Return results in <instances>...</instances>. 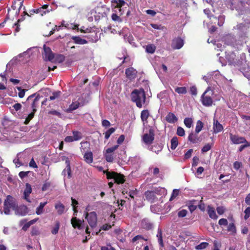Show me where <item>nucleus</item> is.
<instances>
[{"instance_id": "f257e3e1", "label": "nucleus", "mask_w": 250, "mask_h": 250, "mask_svg": "<svg viewBox=\"0 0 250 250\" xmlns=\"http://www.w3.org/2000/svg\"><path fill=\"white\" fill-rule=\"evenodd\" d=\"M131 101L136 106L141 108L146 104V95L143 88L134 89L130 94Z\"/></svg>"}, {"instance_id": "f03ea898", "label": "nucleus", "mask_w": 250, "mask_h": 250, "mask_svg": "<svg viewBox=\"0 0 250 250\" xmlns=\"http://www.w3.org/2000/svg\"><path fill=\"white\" fill-rule=\"evenodd\" d=\"M81 144L80 150L82 153H84V161L88 164H91L93 161V157L92 152L91 151H89V143L85 141L82 142Z\"/></svg>"}, {"instance_id": "7ed1b4c3", "label": "nucleus", "mask_w": 250, "mask_h": 250, "mask_svg": "<svg viewBox=\"0 0 250 250\" xmlns=\"http://www.w3.org/2000/svg\"><path fill=\"white\" fill-rule=\"evenodd\" d=\"M213 91L210 88L208 87L201 96V102L205 106H210L213 104Z\"/></svg>"}, {"instance_id": "20e7f679", "label": "nucleus", "mask_w": 250, "mask_h": 250, "mask_svg": "<svg viewBox=\"0 0 250 250\" xmlns=\"http://www.w3.org/2000/svg\"><path fill=\"white\" fill-rule=\"evenodd\" d=\"M17 204L14 200L13 197L8 195L4 203V212L5 214H9L10 212V209L12 208L15 210L17 207Z\"/></svg>"}, {"instance_id": "39448f33", "label": "nucleus", "mask_w": 250, "mask_h": 250, "mask_svg": "<svg viewBox=\"0 0 250 250\" xmlns=\"http://www.w3.org/2000/svg\"><path fill=\"white\" fill-rule=\"evenodd\" d=\"M106 177L108 179H113L114 182L118 184H122L124 183L125 181L123 175L119 174L115 172H106Z\"/></svg>"}, {"instance_id": "423d86ee", "label": "nucleus", "mask_w": 250, "mask_h": 250, "mask_svg": "<svg viewBox=\"0 0 250 250\" xmlns=\"http://www.w3.org/2000/svg\"><path fill=\"white\" fill-rule=\"evenodd\" d=\"M112 6L115 8H118L119 12H121V14H123L125 9L128 7V4L124 0H113L112 1Z\"/></svg>"}, {"instance_id": "0eeeda50", "label": "nucleus", "mask_w": 250, "mask_h": 250, "mask_svg": "<svg viewBox=\"0 0 250 250\" xmlns=\"http://www.w3.org/2000/svg\"><path fill=\"white\" fill-rule=\"evenodd\" d=\"M85 218L87 220L88 224L92 228L96 227L97 223V214L95 211L90 213H85Z\"/></svg>"}, {"instance_id": "6e6552de", "label": "nucleus", "mask_w": 250, "mask_h": 250, "mask_svg": "<svg viewBox=\"0 0 250 250\" xmlns=\"http://www.w3.org/2000/svg\"><path fill=\"white\" fill-rule=\"evenodd\" d=\"M154 130L152 128L149 129L148 133H145L142 137V141L146 145H151L154 140Z\"/></svg>"}, {"instance_id": "1a4fd4ad", "label": "nucleus", "mask_w": 250, "mask_h": 250, "mask_svg": "<svg viewBox=\"0 0 250 250\" xmlns=\"http://www.w3.org/2000/svg\"><path fill=\"white\" fill-rule=\"evenodd\" d=\"M13 124L11 121L4 119L2 122L0 130L3 134H7L13 129Z\"/></svg>"}, {"instance_id": "9d476101", "label": "nucleus", "mask_w": 250, "mask_h": 250, "mask_svg": "<svg viewBox=\"0 0 250 250\" xmlns=\"http://www.w3.org/2000/svg\"><path fill=\"white\" fill-rule=\"evenodd\" d=\"M40 98L41 97L39 94L36 95V94L35 93L29 96L27 99L28 102H31V107L34 112L36 111V107L38 104Z\"/></svg>"}, {"instance_id": "9b49d317", "label": "nucleus", "mask_w": 250, "mask_h": 250, "mask_svg": "<svg viewBox=\"0 0 250 250\" xmlns=\"http://www.w3.org/2000/svg\"><path fill=\"white\" fill-rule=\"evenodd\" d=\"M43 58L45 61H52L54 59V54L50 47L43 45V52H42Z\"/></svg>"}, {"instance_id": "f8f14e48", "label": "nucleus", "mask_w": 250, "mask_h": 250, "mask_svg": "<svg viewBox=\"0 0 250 250\" xmlns=\"http://www.w3.org/2000/svg\"><path fill=\"white\" fill-rule=\"evenodd\" d=\"M71 223L75 229H82L84 228V221L79 219L76 217H74L71 219Z\"/></svg>"}, {"instance_id": "ddd939ff", "label": "nucleus", "mask_w": 250, "mask_h": 250, "mask_svg": "<svg viewBox=\"0 0 250 250\" xmlns=\"http://www.w3.org/2000/svg\"><path fill=\"white\" fill-rule=\"evenodd\" d=\"M184 40L181 38L178 37L172 40L171 47L173 49H179L184 45Z\"/></svg>"}, {"instance_id": "4468645a", "label": "nucleus", "mask_w": 250, "mask_h": 250, "mask_svg": "<svg viewBox=\"0 0 250 250\" xmlns=\"http://www.w3.org/2000/svg\"><path fill=\"white\" fill-rule=\"evenodd\" d=\"M145 195L146 199L151 203H155L158 200V197L153 190L146 191Z\"/></svg>"}, {"instance_id": "2eb2a0df", "label": "nucleus", "mask_w": 250, "mask_h": 250, "mask_svg": "<svg viewBox=\"0 0 250 250\" xmlns=\"http://www.w3.org/2000/svg\"><path fill=\"white\" fill-rule=\"evenodd\" d=\"M230 140L234 144H243L246 142V139L243 137H239L238 135H233L231 133L229 134Z\"/></svg>"}, {"instance_id": "dca6fc26", "label": "nucleus", "mask_w": 250, "mask_h": 250, "mask_svg": "<svg viewBox=\"0 0 250 250\" xmlns=\"http://www.w3.org/2000/svg\"><path fill=\"white\" fill-rule=\"evenodd\" d=\"M137 74V71L133 67H129L125 69V75L126 77L129 80L134 79Z\"/></svg>"}, {"instance_id": "f3484780", "label": "nucleus", "mask_w": 250, "mask_h": 250, "mask_svg": "<svg viewBox=\"0 0 250 250\" xmlns=\"http://www.w3.org/2000/svg\"><path fill=\"white\" fill-rule=\"evenodd\" d=\"M15 210L16 214L20 216H24L28 213V208L24 205H21L19 207L17 206Z\"/></svg>"}, {"instance_id": "a211bd4d", "label": "nucleus", "mask_w": 250, "mask_h": 250, "mask_svg": "<svg viewBox=\"0 0 250 250\" xmlns=\"http://www.w3.org/2000/svg\"><path fill=\"white\" fill-rule=\"evenodd\" d=\"M158 242L160 245L159 250H163V248L164 247V244L163 240V236H162V230L161 228L160 227L158 228L157 230V234L156 235Z\"/></svg>"}, {"instance_id": "6ab92c4d", "label": "nucleus", "mask_w": 250, "mask_h": 250, "mask_svg": "<svg viewBox=\"0 0 250 250\" xmlns=\"http://www.w3.org/2000/svg\"><path fill=\"white\" fill-rule=\"evenodd\" d=\"M188 140L193 144L199 143L201 141V139L198 137V133L193 132L189 134Z\"/></svg>"}, {"instance_id": "aec40b11", "label": "nucleus", "mask_w": 250, "mask_h": 250, "mask_svg": "<svg viewBox=\"0 0 250 250\" xmlns=\"http://www.w3.org/2000/svg\"><path fill=\"white\" fill-rule=\"evenodd\" d=\"M83 105V104L80 102L79 101L73 102L72 103L69 105V108L67 109V111L71 112L72 111L77 109L80 106Z\"/></svg>"}, {"instance_id": "412c9836", "label": "nucleus", "mask_w": 250, "mask_h": 250, "mask_svg": "<svg viewBox=\"0 0 250 250\" xmlns=\"http://www.w3.org/2000/svg\"><path fill=\"white\" fill-rule=\"evenodd\" d=\"M32 190L31 186L28 183L26 184V188L24 191V199L29 202H30L29 196Z\"/></svg>"}, {"instance_id": "4be33fe9", "label": "nucleus", "mask_w": 250, "mask_h": 250, "mask_svg": "<svg viewBox=\"0 0 250 250\" xmlns=\"http://www.w3.org/2000/svg\"><path fill=\"white\" fill-rule=\"evenodd\" d=\"M153 191L156 195L161 196L160 199L167 194V190L164 188L158 187L154 189Z\"/></svg>"}, {"instance_id": "5701e85b", "label": "nucleus", "mask_w": 250, "mask_h": 250, "mask_svg": "<svg viewBox=\"0 0 250 250\" xmlns=\"http://www.w3.org/2000/svg\"><path fill=\"white\" fill-rule=\"evenodd\" d=\"M65 164L66 165L65 168L63 170L62 173L64 175H66V173L67 174L68 177L70 178L71 176V167H70V161L69 159L67 158L65 160Z\"/></svg>"}, {"instance_id": "b1692460", "label": "nucleus", "mask_w": 250, "mask_h": 250, "mask_svg": "<svg viewBox=\"0 0 250 250\" xmlns=\"http://www.w3.org/2000/svg\"><path fill=\"white\" fill-rule=\"evenodd\" d=\"M128 162L135 166H139L141 163V160L139 156H136L130 157Z\"/></svg>"}, {"instance_id": "393cba45", "label": "nucleus", "mask_w": 250, "mask_h": 250, "mask_svg": "<svg viewBox=\"0 0 250 250\" xmlns=\"http://www.w3.org/2000/svg\"><path fill=\"white\" fill-rule=\"evenodd\" d=\"M235 29H237L240 32H242V35H241L242 37H246V28L245 24L240 23L237 24L235 27Z\"/></svg>"}, {"instance_id": "a878e982", "label": "nucleus", "mask_w": 250, "mask_h": 250, "mask_svg": "<svg viewBox=\"0 0 250 250\" xmlns=\"http://www.w3.org/2000/svg\"><path fill=\"white\" fill-rule=\"evenodd\" d=\"M74 42L78 44H84L87 43V41L83 39H82L79 36H72L71 38Z\"/></svg>"}, {"instance_id": "bb28decb", "label": "nucleus", "mask_w": 250, "mask_h": 250, "mask_svg": "<svg viewBox=\"0 0 250 250\" xmlns=\"http://www.w3.org/2000/svg\"><path fill=\"white\" fill-rule=\"evenodd\" d=\"M213 130L214 132L217 133L221 131L223 129L222 125L220 124L217 120H214L213 123Z\"/></svg>"}, {"instance_id": "cd10ccee", "label": "nucleus", "mask_w": 250, "mask_h": 250, "mask_svg": "<svg viewBox=\"0 0 250 250\" xmlns=\"http://www.w3.org/2000/svg\"><path fill=\"white\" fill-rule=\"evenodd\" d=\"M208 213L211 219H217L218 218L214 208L210 206H208Z\"/></svg>"}, {"instance_id": "c85d7f7f", "label": "nucleus", "mask_w": 250, "mask_h": 250, "mask_svg": "<svg viewBox=\"0 0 250 250\" xmlns=\"http://www.w3.org/2000/svg\"><path fill=\"white\" fill-rule=\"evenodd\" d=\"M166 119L168 123H174L177 121L176 116L172 113L169 112L167 115Z\"/></svg>"}, {"instance_id": "c756f323", "label": "nucleus", "mask_w": 250, "mask_h": 250, "mask_svg": "<svg viewBox=\"0 0 250 250\" xmlns=\"http://www.w3.org/2000/svg\"><path fill=\"white\" fill-rule=\"evenodd\" d=\"M55 209L57 210V213L59 215L62 214L64 211V206L61 203L59 202L55 206Z\"/></svg>"}, {"instance_id": "7c9ffc66", "label": "nucleus", "mask_w": 250, "mask_h": 250, "mask_svg": "<svg viewBox=\"0 0 250 250\" xmlns=\"http://www.w3.org/2000/svg\"><path fill=\"white\" fill-rule=\"evenodd\" d=\"M141 226L146 229H151L153 227V224L147 220L144 219L141 223Z\"/></svg>"}, {"instance_id": "2f4dec72", "label": "nucleus", "mask_w": 250, "mask_h": 250, "mask_svg": "<svg viewBox=\"0 0 250 250\" xmlns=\"http://www.w3.org/2000/svg\"><path fill=\"white\" fill-rule=\"evenodd\" d=\"M47 202H41L39 206L37 208L36 213L38 215L42 214L43 212V208L46 205Z\"/></svg>"}, {"instance_id": "473e14b6", "label": "nucleus", "mask_w": 250, "mask_h": 250, "mask_svg": "<svg viewBox=\"0 0 250 250\" xmlns=\"http://www.w3.org/2000/svg\"><path fill=\"white\" fill-rule=\"evenodd\" d=\"M149 116V113L148 110H144L141 112V118L143 122H146Z\"/></svg>"}, {"instance_id": "72a5a7b5", "label": "nucleus", "mask_w": 250, "mask_h": 250, "mask_svg": "<svg viewBox=\"0 0 250 250\" xmlns=\"http://www.w3.org/2000/svg\"><path fill=\"white\" fill-rule=\"evenodd\" d=\"M171 146L170 148L171 149H175L178 144V138L177 137H173L170 141Z\"/></svg>"}, {"instance_id": "f704fd0d", "label": "nucleus", "mask_w": 250, "mask_h": 250, "mask_svg": "<svg viewBox=\"0 0 250 250\" xmlns=\"http://www.w3.org/2000/svg\"><path fill=\"white\" fill-rule=\"evenodd\" d=\"M156 50V47L154 44H148L146 46V52L148 53L153 54Z\"/></svg>"}, {"instance_id": "c9c22d12", "label": "nucleus", "mask_w": 250, "mask_h": 250, "mask_svg": "<svg viewBox=\"0 0 250 250\" xmlns=\"http://www.w3.org/2000/svg\"><path fill=\"white\" fill-rule=\"evenodd\" d=\"M72 133L75 141L80 140L83 137L82 133L79 131H73Z\"/></svg>"}, {"instance_id": "e433bc0d", "label": "nucleus", "mask_w": 250, "mask_h": 250, "mask_svg": "<svg viewBox=\"0 0 250 250\" xmlns=\"http://www.w3.org/2000/svg\"><path fill=\"white\" fill-rule=\"evenodd\" d=\"M203 127V123L201 121L199 120L197 122L196 125L195 127V132L196 133H199Z\"/></svg>"}, {"instance_id": "4c0bfd02", "label": "nucleus", "mask_w": 250, "mask_h": 250, "mask_svg": "<svg viewBox=\"0 0 250 250\" xmlns=\"http://www.w3.org/2000/svg\"><path fill=\"white\" fill-rule=\"evenodd\" d=\"M184 123L187 127L190 128L193 124V121L190 118H186L184 119Z\"/></svg>"}, {"instance_id": "58836bf2", "label": "nucleus", "mask_w": 250, "mask_h": 250, "mask_svg": "<svg viewBox=\"0 0 250 250\" xmlns=\"http://www.w3.org/2000/svg\"><path fill=\"white\" fill-rule=\"evenodd\" d=\"M116 130V128L114 127H111L108 129L105 133V139L107 140L111 134L114 133Z\"/></svg>"}, {"instance_id": "ea45409f", "label": "nucleus", "mask_w": 250, "mask_h": 250, "mask_svg": "<svg viewBox=\"0 0 250 250\" xmlns=\"http://www.w3.org/2000/svg\"><path fill=\"white\" fill-rule=\"evenodd\" d=\"M175 91L178 94H185L187 93L186 87H177L175 89Z\"/></svg>"}, {"instance_id": "a19ab883", "label": "nucleus", "mask_w": 250, "mask_h": 250, "mask_svg": "<svg viewBox=\"0 0 250 250\" xmlns=\"http://www.w3.org/2000/svg\"><path fill=\"white\" fill-rule=\"evenodd\" d=\"M33 48H34L33 47ZM32 49H33V48H30L28 49L26 51L24 52L23 53L19 54L18 57L19 58H21L22 56H25L28 55L27 58H29L30 55H32L31 51H32Z\"/></svg>"}, {"instance_id": "79ce46f5", "label": "nucleus", "mask_w": 250, "mask_h": 250, "mask_svg": "<svg viewBox=\"0 0 250 250\" xmlns=\"http://www.w3.org/2000/svg\"><path fill=\"white\" fill-rule=\"evenodd\" d=\"M59 228H60V223L59 221H57L55 223V227L51 230V233L53 234H56L58 232Z\"/></svg>"}, {"instance_id": "37998d69", "label": "nucleus", "mask_w": 250, "mask_h": 250, "mask_svg": "<svg viewBox=\"0 0 250 250\" xmlns=\"http://www.w3.org/2000/svg\"><path fill=\"white\" fill-rule=\"evenodd\" d=\"M227 230L228 231H230L232 233H235L236 232V227H235L234 223H230L228 227Z\"/></svg>"}, {"instance_id": "c03bdc74", "label": "nucleus", "mask_w": 250, "mask_h": 250, "mask_svg": "<svg viewBox=\"0 0 250 250\" xmlns=\"http://www.w3.org/2000/svg\"><path fill=\"white\" fill-rule=\"evenodd\" d=\"M208 244L207 242H202L195 247L196 250H202L207 248Z\"/></svg>"}, {"instance_id": "a18cd8bd", "label": "nucleus", "mask_w": 250, "mask_h": 250, "mask_svg": "<svg viewBox=\"0 0 250 250\" xmlns=\"http://www.w3.org/2000/svg\"><path fill=\"white\" fill-rule=\"evenodd\" d=\"M35 112H34L33 111V112L30 113L28 115V116L26 117V118L25 119V121L24 122L25 125H27L29 123V122H30V121L34 117Z\"/></svg>"}, {"instance_id": "49530a36", "label": "nucleus", "mask_w": 250, "mask_h": 250, "mask_svg": "<svg viewBox=\"0 0 250 250\" xmlns=\"http://www.w3.org/2000/svg\"><path fill=\"white\" fill-rule=\"evenodd\" d=\"M61 92L60 91H56L53 92L52 96H50L49 97V99L50 101L54 100L59 97L60 96Z\"/></svg>"}, {"instance_id": "de8ad7c7", "label": "nucleus", "mask_w": 250, "mask_h": 250, "mask_svg": "<svg viewBox=\"0 0 250 250\" xmlns=\"http://www.w3.org/2000/svg\"><path fill=\"white\" fill-rule=\"evenodd\" d=\"M188 213V211L186 209H182L178 212L177 215L180 218L185 217Z\"/></svg>"}, {"instance_id": "09e8293b", "label": "nucleus", "mask_w": 250, "mask_h": 250, "mask_svg": "<svg viewBox=\"0 0 250 250\" xmlns=\"http://www.w3.org/2000/svg\"><path fill=\"white\" fill-rule=\"evenodd\" d=\"M17 89L19 91L18 96L20 98H23L25 95V90L22 89L21 87H17Z\"/></svg>"}, {"instance_id": "8fccbe9b", "label": "nucleus", "mask_w": 250, "mask_h": 250, "mask_svg": "<svg viewBox=\"0 0 250 250\" xmlns=\"http://www.w3.org/2000/svg\"><path fill=\"white\" fill-rule=\"evenodd\" d=\"M104 155L105 159L107 162H112L113 161L114 158L112 154L106 152Z\"/></svg>"}, {"instance_id": "3c124183", "label": "nucleus", "mask_w": 250, "mask_h": 250, "mask_svg": "<svg viewBox=\"0 0 250 250\" xmlns=\"http://www.w3.org/2000/svg\"><path fill=\"white\" fill-rule=\"evenodd\" d=\"M51 184L50 183L47 181H45L44 184H43L42 190L43 191L47 190L50 187Z\"/></svg>"}, {"instance_id": "603ef678", "label": "nucleus", "mask_w": 250, "mask_h": 250, "mask_svg": "<svg viewBox=\"0 0 250 250\" xmlns=\"http://www.w3.org/2000/svg\"><path fill=\"white\" fill-rule=\"evenodd\" d=\"M36 13H41L42 16H43L44 14H45L47 13H48L50 12V11H51L52 9L50 10H43L41 7L36 9Z\"/></svg>"}, {"instance_id": "864d4df0", "label": "nucleus", "mask_w": 250, "mask_h": 250, "mask_svg": "<svg viewBox=\"0 0 250 250\" xmlns=\"http://www.w3.org/2000/svg\"><path fill=\"white\" fill-rule=\"evenodd\" d=\"M179 194V190L175 189L173 190L171 196L169 200L172 201L173 199L175 198Z\"/></svg>"}, {"instance_id": "5fc2aeb1", "label": "nucleus", "mask_w": 250, "mask_h": 250, "mask_svg": "<svg viewBox=\"0 0 250 250\" xmlns=\"http://www.w3.org/2000/svg\"><path fill=\"white\" fill-rule=\"evenodd\" d=\"M177 134L180 136H183L185 135V130L181 127H178L177 129Z\"/></svg>"}, {"instance_id": "6e6d98bb", "label": "nucleus", "mask_w": 250, "mask_h": 250, "mask_svg": "<svg viewBox=\"0 0 250 250\" xmlns=\"http://www.w3.org/2000/svg\"><path fill=\"white\" fill-rule=\"evenodd\" d=\"M211 148V146L209 144H207L205 145L202 149V152L203 153L207 152L209 151Z\"/></svg>"}, {"instance_id": "4d7b16f0", "label": "nucleus", "mask_w": 250, "mask_h": 250, "mask_svg": "<svg viewBox=\"0 0 250 250\" xmlns=\"http://www.w3.org/2000/svg\"><path fill=\"white\" fill-rule=\"evenodd\" d=\"M244 213L245 214L244 216V219L247 220L250 216V207H248L245 209Z\"/></svg>"}, {"instance_id": "13d9d810", "label": "nucleus", "mask_w": 250, "mask_h": 250, "mask_svg": "<svg viewBox=\"0 0 250 250\" xmlns=\"http://www.w3.org/2000/svg\"><path fill=\"white\" fill-rule=\"evenodd\" d=\"M118 147H119L118 145H115L112 147L108 148L106 150V152H107V153H111V154L113 152H114L115 150H116L118 148Z\"/></svg>"}, {"instance_id": "bf43d9fd", "label": "nucleus", "mask_w": 250, "mask_h": 250, "mask_svg": "<svg viewBox=\"0 0 250 250\" xmlns=\"http://www.w3.org/2000/svg\"><path fill=\"white\" fill-rule=\"evenodd\" d=\"M24 20V18H21V19H19L17 21V22H16L15 24H14V26H16V28H15V31L16 32H18L19 31H20V25H19V23L23 21Z\"/></svg>"}, {"instance_id": "052dcab7", "label": "nucleus", "mask_w": 250, "mask_h": 250, "mask_svg": "<svg viewBox=\"0 0 250 250\" xmlns=\"http://www.w3.org/2000/svg\"><path fill=\"white\" fill-rule=\"evenodd\" d=\"M244 68H245V67H240V71L243 74L245 77H247L248 79H250V72L248 71H246V72H244Z\"/></svg>"}, {"instance_id": "680f3d73", "label": "nucleus", "mask_w": 250, "mask_h": 250, "mask_svg": "<svg viewBox=\"0 0 250 250\" xmlns=\"http://www.w3.org/2000/svg\"><path fill=\"white\" fill-rule=\"evenodd\" d=\"M193 152V149H189L185 154L184 155V159H189L191 156V154Z\"/></svg>"}, {"instance_id": "e2e57ef3", "label": "nucleus", "mask_w": 250, "mask_h": 250, "mask_svg": "<svg viewBox=\"0 0 250 250\" xmlns=\"http://www.w3.org/2000/svg\"><path fill=\"white\" fill-rule=\"evenodd\" d=\"M112 20L114 21H117L121 22L122 21L121 18L116 14L114 13L111 16Z\"/></svg>"}, {"instance_id": "0e129e2a", "label": "nucleus", "mask_w": 250, "mask_h": 250, "mask_svg": "<svg viewBox=\"0 0 250 250\" xmlns=\"http://www.w3.org/2000/svg\"><path fill=\"white\" fill-rule=\"evenodd\" d=\"M217 213L220 214H223L225 210V208L222 206L218 207L216 208Z\"/></svg>"}, {"instance_id": "69168bd1", "label": "nucleus", "mask_w": 250, "mask_h": 250, "mask_svg": "<svg viewBox=\"0 0 250 250\" xmlns=\"http://www.w3.org/2000/svg\"><path fill=\"white\" fill-rule=\"evenodd\" d=\"M218 224L220 226H227L228 225V221L226 219L222 218L219 220Z\"/></svg>"}, {"instance_id": "338daca9", "label": "nucleus", "mask_w": 250, "mask_h": 250, "mask_svg": "<svg viewBox=\"0 0 250 250\" xmlns=\"http://www.w3.org/2000/svg\"><path fill=\"white\" fill-rule=\"evenodd\" d=\"M242 166V164L240 162L236 161L233 164V167L236 170H238Z\"/></svg>"}, {"instance_id": "774afa93", "label": "nucleus", "mask_w": 250, "mask_h": 250, "mask_svg": "<svg viewBox=\"0 0 250 250\" xmlns=\"http://www.w3.org/2000/svg\"><path fill=\"white\" fill-rule=\"evenodd\" d=\"M101 250H115V249L111 246H103L101 247Z\"/></svg>"}]
</instances>
